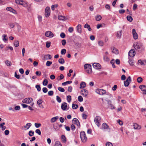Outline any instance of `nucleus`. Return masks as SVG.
<instances>
[{
    "label": "nucleus",
    "mask_w": 146,
    "mask_h": 146,
    "mask_svg": "<svg viewBox=\"0 0 146 146\" xmlns=\"http://www.w3.org/2000/svg\"><path fill=\"white\" fill-rule=\"evenodd\" d=\"M6 65L8 66H10L11 65V62L8 60H7L5 62Z\"/></svg>",
    "instance_id": "e2e57ef3"
},
{
    "label": "nucleus",
    "mask_w": 146,
    "mask_h": 146,
    "mask_svg": "<svg viewBox=\"0 0 146 146\" xmlns=\"http://www.w3.org/2000/svg\"><path fill=\"white\" fill-rule=\"evenodd\" d=\"M66 52V50L65 49H62L61 51L62 54H64Z\"/></svg>",
    "instance_id": "864d4df0"
},
{
    "label": "nucleus",
    "mask_w": 146,
    "mask_h": 146,
    "mask_svg": "<svg viewBox=\"0 0 146 146\" xmlns=\"http://www.w3.org/2000/svg\"><path fill=\"white\" fill-rule=\"evenodd\" d=\"M45 35L46 36L50 38L54 36L53 34L50 31H46L45 33Z\"/></svg>",
    "instance_id": "1a4fd4ad"
},
{
    "label": "nucleus",
    "mask_w": 146,
    "mask_h": 146,
    "mask_svg": "<svg viewBox=\"0 0 146 146\" xmlns=\"http://www.w3.org/2000/svg\"><path fill=\"white\" fill-rule=\"evenodd\" d=\"M31 124L30 123H27L24 127L25 128H27V129H28L31 126Z\"/></svg>",
    "instance_id": "e433bc0d"
},
{
    "label": "nucleus",
    "mask_w": 146,
    "mask_h": 146,
    "mask_svg": "<svg viewBox=\"0 0 146 146\" xmlns=\"http://www.w3.org/2000/svg\"><path fill=\"white\" fill-rule=\"evenodd\" d=\"M96 93L100 95H103L105 94L106 93V90L101 89L96 90Z\"/></svg>",
    "instance_id": "423d86ee"
},
{
    "label": "nucleus",
    "mask_w": 146,
    "mask_h": 146,
    "mask_svg": "<svg viewBox=\"0 0 146 146\" xmlns=\"http://www.w3.org/2000/svg\"><path fill=\"white\" fill-rule=\"evenodd\" d=\"M14 44L15 47H18L19 45V41L18 40L15 41L14 43Z\"/></svg>",
    "instance_id": "58836bf2"
},
{
    "label": "nucleus",
    "mask_w": 146,
    "mask_h": 146,
    "mask_svg": "<svg viewBox=\"0 0 146 146\" xmlns=\"http://www.w3.org/2000/svg\"><path fill=\"white\" fill-rule=\"evenodd\" d=\"M72 122L76 124L78 126H80V123L78 120L76 118H74L72 120Z\"/></svg>",
    "instance_id": "4468645a"
},
{
    "label": "nucleus",
    "mask_w": 146,
    "mask_h": 146,
    "mask_svg": "<svg viewBox=\"0 0 146 146\" xmlns=\"http://www.w3.org/2000/svg\"><path fill=\"white\" fill-rule=\"evenodd\" d=\"M129 63L130 65L131 66L134 65V63L133 62V60L132 59H129Z\"/></svg>",
    "instance_id": "7c9ffc66"
},
{
    "label": "nucleus",
    "mask_w": 146,
    "mask_h": 146,
    "mask_svg": "<svg viewBox=\"0 0 146 146\" xmlns=\"http://www.w3.org/2000/svg\"><path fill=\"white\" fill-rule=\"evenodd\" d=\"M129 55L131 57L134 56L135 54V52L134 49H131L129 52Z\"/></svg>",
    "instance_id": "9d476101"
},
{
    "label": "nucleus",
    "mask_w": 146,
    "mask_h": 146,
    "mask_svg": "<svg viewBox=\"0 0 146 146\" xmlns=\"http://www.w3.org/2000/svg\"><path fill=\"white\" fill-rule=\"evenodd\" d=\"M93 66L96 69H100L101 68V65L98 63H95L93 64Z\"/></svg>",
    "instance_id": "9b49d317"
},
{
    "label": "nucleus",
    "mask_w": 146,
    "mask_h": 146,
    "mask_svg": "<svg viewBox=\"0 0 146 146\" xmlns=\"http://www.w3.org/2000/svg\"><path fill=\"white\" fill-rule=\"evenodd\" d=\"M72 108L73 109H76L78 107V105L77 104H72Z\"/></svg>",
    "instance_id": "a19ab883"
},
{
    "label": "nucleus",
    "mask_w": 146,
    "mask_h": 146,
    "mask_svg": "<svg viewBox=\"0 0 146 146\" xmlns=\"http://www.w3.org/2000/svg\"><path fill=\"white\" fill-rule=\"evenodd\" d=\"M62 44L63 46H64L66 44V41L65 39H63L62 40Z\"/></svg>",
    "instance_id": "13d9d810"
},
{
    "label": "nucleus",
    "mask_w": 146,
    "mask_h": 146,
    "mask_svg": "<svg viewBox=\"0 0 146 146\" xmlns=\"http://www.w3.org/2000/svg\"><path fill=\"white\" fill-rule=\"evenodd\" d=\"M42 91L44 93H46L48 92V89L46 87H44L42 88Z\"/></svg>",
    "instance_id": "052dcab7"
},
{
    "label": "nucleus",
    "mask_w": 146,
    "mask_h": 146,
    "mask_svg": "<svg viewBox=\"0 0 146 146\" xmlns=\"http://www.w3.org/2000/svg\"><path fill=\"white\" fill-rule=\"evenodd\" d=\"M84 68L88 73H91L92 72V66L90 64H85L84 66Z\"/></svg>",
    "instance_id": "f03ea898"
},
{
    "label": "nucleus",
    "mask_w": 146,
    "mask_h": 146,
    "mask_svg": "<svg viewBox=\"0 0 146 146\" xmlns=\"http://www.w3.org/2000/svg\"><path fill=\"white\" fill-rule=\"evenodd\" d=\"M35 132L38 133L39 135H40L41 134V132L40 130L39 129H36L35 130Z\"/></svg>",
    "instance_id": "6e6d98bb"
},
{
    "label": "nucleus",
    "mask_w": 146,
    "mask_h": 146,
    "mask_svg": "<svg viewBox=\"0 0 146 146\" xmlns=\"http://www.w3.org/2000/svg\"><path fill=\"white\" fill-rule=\"evenodd\" d=\"M64 62V60L63 58H60L58 60V62L61 64H63Z\"/></svg>",
    "instance_id": "f704fd0d"
},
{
    "label": "nucleus",
    "mask_w": 146,
    "mask_h": 146,
    "mask_svg": "<svg viewBox=\"0 0 146 146\" xmlns=\"http://www.w3.org/2000/svg\"><path fill=\"white\" fill-rule=\"evenodd\" d=\"M58 90L60 91V92H64L65 91V90L63 88L59 87L58 88Z\"/></svg>",
    "instance_id": "09e8293b"
},
{
    "label": "nucleus",
    "mask_w": 146,
    "mask_h": 146,
    "mask_svg": "<svg viewBox=\"0 0 146 146\" xmlns=\"http://www.w3.org/2000/svg\"><path fill=\"white\" fill-rule=\"evenodd\" d=\"M42 100L39 99L37 101V103L38 105H40L42 103Z\"/></svg>",
    "instance_id": "69168bd1"
},
{
    "label": "nucleus",
    "mask_w": 146,
    "mask_h": 146,
    "mask_svg": "<svg viewBox=\"0 0 146 146\" xmlns=\"http://www.w3.org/2000/svg\"><path fill=\"white\" fill-rule=\"evenodd\" d=\"M61 139L62 141L64 143H66V139L65 136L62 135L61 136Z\"/></svg>",
    "instance_id": "5701e85b"
},
{
    "label": "nucleus",
    "mask_w": 146,
    "mask_h": 146,
    "mask_svg": "<svg viewBox=\"0 0 146 146\" xmlns=\"http://www.w3.org/2000/svg\"><path fill=\"white\" fill-rule=\"evenodd\" d=\"M48 83V80L46 79H45L42 82L43 85L44 86H46Z\"/></svg>",
    "instance_id": "4c0bfd02"
},
{
    "label": "nucleus",
    "mask_w": 146,
    "mask_h": 146,
    "mask_svg": "<svg viewBox=\"0 0 146 146\" xmlns=\"http://www.w3.org/2000/svg\"><path fill=\"white\" fill-rule=\"evenodd\" d=\"M139 88L143 91V92L144 91H145L146 89V86L145 85H141L139 86Z\"/></svg>",
    "instance_id": "b1692460"
},
{
    "label": "nucleus",
    "mask_w": 146,
    "mask_h": 146,
    "mask_svg": "<svg viewBox=\"0 0 146 146\" xmlns=\"http://www.w3.org/2000/svg\"><path fill=\"white\" fill-rule=\"evenodd\" d=\"M134 128L135 129H139L141 128V126L139 125L137 123H134Z\"/></svg>",
    "instance_id": "412c9836"
},
{
    "label": "nucleus",
    "mask_w": 146,
    "mask_h": 146,
    "mask_svg": "<svg viewBox=\"0 0 146 146\" xmlns=\"http://www.w3.org/2000/svg\"><path fill=\"white\" fill-rule=\"evenodd\" d=\"M86 86V84L85 82H82L80 84V88H84Z\"/></svg>",
    "instance_id": "a878e982"
},
{
    "label": "nucleus",
    "mask_w": 146,
    "mask_h": 146,
    "mask_svg": "<svg viewBox=\"0 0 146 146\" xmlns=\"http://www.w3.org/2000/svg\"><path fill=\"white\" fill-rule=\"evenodd\" d=\"M138 64H140L141 65H145L146 64V60H139L138 62Z\"/></svg>",
    "instance_id": "f3484780"
},
{
    "label": "nucleus",
    "mask_w": 146,
    "mask_h": 146,
    "mask_svg": "<svg viewBox=\"0 0 146 146\" xmlns=\"http://www.w3.org/2000/svg\"><path fill=\"white\" fill-rule=\"evenodd\" d=\"M34 131H29V135L30 136H32L34 135Z\"/></svg>",
    "instance_id": "c03bdc74"
},
{
    "label": "nucleus",
    "mask_w": 146,
    "mask_h": 146,
    "mask_svg": "<svg viewBox=\"0 0 146 146\" xmlns=\"http://www.w3.org/2000/svg\"><path fill=\"white\" fill-rule=\"evenodd\" d=\"M67 107V104L65 102H64L63 103L61 106V108L63 110H66Z\"/></svg>",
    "instance_id": "2eb2a0df"
},
{
    "label": "nucleus",
    "mask_w": 146,
    "mask_h": 146,
    "mask_svg": "<svg viewBox=\"0 0 146 146\" xmlns=\"http://www.w3.org/2000/svg\"><path fill=\"white\" fill-rule=\"evenodd\" d=\"M52 62L51 61H47L46 63V65L47 66H50L52 64Z\"/></svg>",
    "instance_id": "a18cd8bd"
},
{
    "label": "nucleus",
    "mask_w": 146,
    "mask_h": 146,
    "mask_svg": "<svg viewBox=\"0 0 146 146\" xmlns=\"http://www.w3.org/2000/svg\"><path fill=\"white\" fill-rule=\"evenodd\" d=\"M35 125L36 128H38L40 127L41 126V125L40 123H35Z\"/></svg>",
    "instance_id": "de8ad7c7"
},
{
    "label": "nucleus",
    "mask_w": 146,
    "mask_h": 146,
    "mask_svg": "<svg viewBox=\"0 0 146 146\" xmlns=\"http://www.w3.org/2000/svg\"><path fill=\"white\" fill-rule=\"evenodd\" d=\"M3 40L7 41V37L6 35H3Z\"/></svg>",
    "instance_id": "4d7b16f0"
},
{
    "label": "nucleus",
    "mask_w": 146,
    "mask_h": 146,
    "mask_svg": "<svg viewBox=\"0 0 146 146\" xmlns=\"http://www.w3.org/2000/svg\"><path fill=\"white\" fill-rule=\"evenodd\" d=\"M137 5L136 4H134L133 5V9L134 10H135L137 9Z\"/></svg>",
    "instance_id": "0e129e2a"
},
{
    "label": "nucleus",
    "mask_w": 146,
    "mask_h": 146,
    "mask_svg": "<svg viewBox=\"0 0 146 146\" xmlns=\"http://www.w3.org/2000/svg\"><path fill=\"white\" fill-rule=\"evenodd\" d=\"M46 45L47 48H49L50 46V42L47 41Z\"/></svg>",
    "instance_id": "3c124183"
},
{
    "label": "nucleus",
    "mask_w": 146,
    "mask_h": 146,
    "mask_svg": "<svg viewBox=\"0 0 146 146\" xmlns=\"http://www.w3.org/2000/svg\"><path fill=\"white\" fill-rule=\"evenodd\" d=\"M143 80L142 78L141 77H139L137 78V81L138 82L140 83Z\"/></svg>",
    "instance_id": "49530a36"
},
{
    "label": "nucleus",
    "mask_w": 146,
    "mask_h": 146,
    "mask_svg": "<svg viewBox=\"0 0 146 146\" xmlns=\"http://www.w3.org/2000/svg\"><path fill=\"white\" fill-rule=\"evenodd\" d=\"M50 9L48 7H46L45 11V15L46 17L49 16L50 13Z\"/></svg>",
    "instance_id": "6e6552de"
},
{
    "label": "nucleus",
    "mask_w": 146,
    "mask_h": 146,
    "mask_svg": "<svg viewBox=\"0 0 146 146\" xmlns=\"http://www.w3.org/2000/svg\"><path fill=\"white\" fill-rule=\"evenodd\" d=\"M35 74L38 76H40L41 75V72L40 71H36Z\"/></svg>",
    "instance_id": "774afa93"
},
{
    "label": "nucleus",
    "mask_w": 146,
    "mask_h": 146,
    "mask_svg": "<svg viewBox=\"0 0 146 146\" xmlns=\"http://www.w3.org/2000/svg\"><path fill=\"white\" fill-rule=\"evenodd\" d=\"M66 99L68 102H70L71 100V96H67Z\"/></svg>",
    "instance_id": "37998d69"
},
{
    "label": "nucleus",
    "mask_w": 146,
    "mask_h": 146,
    "mask_svg": "<svg viewBox=\"0 0 146 146\" xmlns=\"http://www.w3.org/2000/svg\"><path fill=\"white\" fill-rule=\"evenodd\" d=\"M111 49L113 53H115V54H118L119 53V51L117 49L114 47H112Z\"/></svg>",
    "instance_id": "6ab92c4d"
},
{
    "label": "nucleus",
    "mask_w": 146,
    "mask_h": 146,
    "mask_svg": "<svg viewBox=\"0 0 146 146\" xmlns=\"http://www.w3.org/2000/svg\"><path fill=\"white\" fill-rule=\"evenodd\" d=\"M58 19L60 20H65L67 19V18L64 16L60 15L58 16Z\"/></svg>",
    "instance_id": "4be33fe9"
},
{
    "label": "nucleus",
    "mask_w": 146,
    "mask_h": 146,
    "mask_svg": "<svg viewBox=\"0 0 146 146\" xmlns=\"http://www.w3.org/2000/svg\"><path fill=\"white\" fill-rule=\"evenodd\" d=\"M81 94L82 95L86 97L88 94V91L86 89H83L81 90Z\"/></svg>",
    "instance_id": "ddd939ff"
},
{
    "label": "nucleus",
    "mask_w": 146,
    "mask_h": 146,
    "mask_svg": "<svg viewBox=\"0 0 146 146\" xmlns=\"http://www.w3.org/2000/svg\"><path fill=\"white\" fill-rule=\"evenodd\" d=\"M127 19L128 21L130 22H131L133 21L132 17L131 16L129 15L127 16Z\"/></svg>",
    "instance_id": "72a5a7b5"
},
{
    "label": "nucleus",
    "mask_w": 146,
    "mask_h": 146,
    "mask_svg": "<svg viewBox=\"0 0 146 146\" xmlns=\"http://www.w3.org/2000/svg\"><path fill=\"white\" fill-rule=\"evenodd\" d=\"M60 36L62 38H64L65 37V35L64 33H62L60 34Z\"/></svg>",
    "instance_id": "680f3d73"
},
{
    "label": "nucleus",
    "mask_w": 146,
    "mask_h": 146,
    "mask_svg": "<svg viewBox=\"0 0 146 146\" xmlns=\"http://www.w3.org/2000/svg\"><path fill=\"white\" fill-rule=\"evenodd\" d=\"M56 100L58 102L60 103L61 102V99L58 96H57L56 97Z\"/></svg>",
    "instance_id": "603ef678"
},
{
    "label": "nucleus",
    "mask_w": 146,
    "mask_h": 146,
    "mask_svg": "<svg viewBox=\"0 0 146 146\" xmlns=\"http://www.w3.org/2000/svg\"><path fill=\"white\" fill-rule=\"evenodd\" d=\"M103 59L104 60L106 61H109L110 60L108 57H107L106 55L104 56Z\"/></svg>",
    "instance_id": "ea45409f"
},
{
    "label": "nucleus",
    "mask_w": 146,
    "mask_h": 146,
    "mask_svg": "<svg viewBox=\"0 0 146 146\" xmlns=\"http://www.w3.org/2000/svg\"><path fill=\"white\" fill-rule=\"evenodd\" d=\"M122 33V31H117V38H121V36Z\"/></svg>",
    "instance_id": "bb28decb"
},
{
    "label": "nucleus",
    "mask_w": 146,
    "mask_h": 146,
    "mask_svg": "<svg viewBox=\"0 0 146 146\" xmlns=\"http://www.w3.org/2000/svg\"><path fill=\"white\" fill-rule=\"evenodd\" d=\"M35 88L37 89V90L38 92H39L41 90V88L40 85H36L35 86Z\"/></svg>",
    "instance_id": "79ce46f5"
},
{
    "label": "nucleus",
    "mask_w": 146,
    "mask_h": 146,
    "mask_svg": "<svg viewBox=\"0 0 146 146\" xmlns=\"http://www.w3.org/2000/svg\"><path fill=\"white\" fill-rule=\"evenodd\" d=\"M102 16L100 15H97L96 17V20L97 21L101 20L102 19Z\"/></svg>",
    "instance_id": "c756f323"
},
{
    "label": "nucleus",
    "mask_w": 146,
    "mask_h": 146,
    "mask_svg": "<svg viewBox=\"0 0 146 146\" xmlns=\"http://www.w3.org/2000/svg\"><path fill=\"white\" fill-rule=\"evenodd\" d=\"M52 58L50 54H47L45 55L44 56V58L46 60L50 59Z\"/></svg>",
    "instance_id": "c85d7f7f"
},
{
    "label": "nucleus",
    "mask_w": 146,
    "mask_h": 146,
    "mask_svg": "<svg viewBox=\"0 0 146 146\" xmlns=\"http://www.w3.org/2000/svg\"><path fill=\"white\" fill-rule=\"evenodd\" d=\"M77 31L79 33H81L82 32L81 25L79 24L76 27Z\"/></svg>",
    "instance_id": "a211bd4d"
},
{
    "label": "nucleus",
    "mask_w": 146,
    "mask_h": 146,
    "mask_svg": "<svg viewBox=\"0 0 146 146\" xmlns=\"http://www.w3.org/2000/svg\"><path fill=\"white\" fill-rule=\"evenodd\" d=\"M33 99L31 98H25L22 101V102L26 104H30L33 101Z\"/></svg>",
    "instance_id": "39448f33"
},
{
    "label": "nucleus",
    "mask_w": 146,
    "mask_h": 146,
    "mask_svg": "<svg viewBox=\"0 0 146 146\" xmlns=\"http://www.w3.org/2000/svg\"><path fill=\"white\" fill-rule=\"evenodd\" d=\"M85 28H87L89 31H91L92 30V29L90 27V26L87 23L84 26Z\"/></svg>",
    "instance_id": "cd10ccee"
},
{
    "label": "nucleus",
    "mask_w": 146,
    "mask_h": 146,
    "mask_svg": "<svg viewBox=\"0 0 146 146\" xmlns=\"http://www.w3.org/2000/svg\"><path fill=\"white\" fill-rule=\"evenodd\" d=\"M59 117L58 116L54 117L50 119V122L52 123L54 122L58 119Z\"/></svg>",
    "instance_id": "aec40b11"
},
{
    "label": "nucleus",
    "mask_w": 146,
    "mask_h": 146,
    "mask_svg": "<svg viewBox=\"0 0 146 146\" xmlns=\"http://www.w3.org/2000/svg\"><path fill=\"white\" fill-rule=\"evenodd\" d=\"M54 92L53 91H50L48 92V95L50 96H52L53 95Z\"/></svg>",
    "instance_id": "5fc2aeb1"
},
{
    "label": "nucleus",
    "mask_w": 146,
    "mask_h": 146,
    "mask_svg": "<svg viewBox=\"0 0 146 146\" xmlns=\"http://www.w3.org/2000/svg\"><path fill=\"white\" fill-rule=\"evenodd\" d=\"M131 78L130 76H129L127 79L124 81V85L125 87H127L130 84L131 81Z\"/></svg>",
    "instance_id": "0eeeda50"
},
{
    "label": "nucleus",
    "mask_w": 146,
    "mask_h": 146,
    "mask_svg": "<svg viewBox=\"0 0 146 146\" xmlns=\"http://www.w3.org/2000/svg\"><path fill=\"white\" fill-rule=\"evenodd\" d=\"M98 43L99 45L101 46H102L104 44L103 42L101 40L98 41Z\"/></svg>",
    "instance_id": "bf43d9fd"
},
{
    "label": "nucleus",
    "mask_w": 146,
    "mask_h": 146,
    "mask_svg": "<svg viewBox=\"0 0 146 146\" xmlns=\"http://www.w3.org/2000/svg\"><path fill=\"white\" fill-rule=\"evenodd\" d=\"M142 43L140 42H135L133 44V46L136 50L140 49L142 47Z\"/></svg>",
    "instance_id": "7ed1b4c3"
},
{
    "label": "nucleus",
    "mask_w": 146,
    "mask_h": 146,
    "mask_svg": "<svg viewBox=\"0 0 146 146\" xmlns=\"http://www.w3.org/2000/svg\"><path fill=\"white\" fill-rule=\"evenodd\" d=\"M78 100L80 102H82L83 101V98L81 96H79L78 98Z\"/></svg>",
    "instance_id": "8fccbe9b"
},
{
    "label": "nucleus",
    "mask_w": 146,
    "mask_h": 146,
    "mask_svg": "<svg viewBox=\"0 0 146 146\" xmlns=\"http://www.w3.org/2000/svg\"><path fill=\"white\" fill-rule=\"evenodd\" d=\"M80 137L82 142L84 143L86 141L87 138L86 136L84 131H81L80 134Z\"/></svg>",
    "instance_id": "f257e3e1"
},
{
    "label": "nucleus",
    "mask_w": 146,
    "mask_h": 146,
    "mask_svg": "<svg viewBox=\"0 0 146 146\" xmlns=\"http://www.w3.org/2000/svg\"><path fill=\"white\" fill-rule=\"evenodd\" d=\"M54 146H62V145L60 141H57L55 142Z\"/></svg>",
    "instance_id": "473e14b6"
},
{
    "label": "nucleus",
    "mask_w": 146,
    "mask_h": 146,
    "mask_svg": "<svg viewBox=\"0 0 146 146\" xmlns=\"http://www.w3.org/2000/svg\"><path fill=\"white\" fill-rule=\"evenodd\" d=\"M132 34L134 39L135 40L137 39L138 38V35L135 29H133L132 30Z\"/></svg>",
    "instance_id": "f8f14e48"
},
{
    "label": "nucleus",
    "mask_w": 146,
    "mask_h": 146,
    "mask_svg": "<svg viewBox=\"0 0 146 146\" xmlns=\"http://www.w3.org/2000/svg\"><path fill=\"white\" fill-rule=\"evenodd\" d=\"M72 82L71 81H66L65 82L62 83V85L63 86H65L68 84H70Z\"/></svg>",
    "instance_id": "2f4dec72"
},
{
    "label": "nucleus",
    "mask_w": 146,
    "mask_h": 146,
    "mask_svg": "<svg viewBox=\"0 0 146 146\" xmlns=\"http://www.w3.org/2000/svg\"><path fill=\"white\" fill-rule=\"evenodd\" d=\"M52 65V68L53 69L57 68L58 67V64L56 63L53 64Z\"/></svg>",
    "instance_id": "c9c22d12"
},
{
    "label": "nucleus",
    "mask_w": 146,
    "mask_h": 146,
    "mask_svg": "<svg viewBox=\"0 0 146 146\" xmlns=\"http://www.w3.org/2000/svg\"><path fill=\"white\" fill-rule=\"evenodd\" d=\"M101 118L99 116H96L94 118V121L98 127L100 125V123L101 121Z\"/></svg>",
    "instance_id": "20e7f679"
},
{
    "label": "nucleus",
    "mask_w": 146,
    "mask_h": 146,
    "mask_svg": "<svg viewBox=\"0 0 146 146\" xmlns=\"http://www.w3.org/2000/svg\"><path fill=\"white\" fill-rule=\"evenodd\" d=\"M109 126L108 125L105 123L102 124V129H109Z\"/></svg>",
    "instance_id": "dca6fc26"
},
{
    "label": "nucleus",
    "mask_w": 146,
    "mask_h": 146,
    "mask_svg": "<svg viewBox=\"0 0 146 146\" xmlns=\"http://www.w3.org/2000/svg\"><path fill=\"white\" fill-rule=\"evenodd\" d=\"M15 76L17 79H20V76L19 75H18L16 72H15Z\"/></svg>",
    "instance_id": "338daca9"
},
{
    "label": "nucleus",
    "mask_w": 146,
    "mask_h": 146,
    "mask_svg": "<svg viewBox=\"0 0 146 146\" xmlns=\"http://www.w3.org/2000/svg\"><path fill=\"white\" fill-rule=\"evenodd\" d=\"M6 9L7 11H9L13 13H15V11L11 7H7Z\"/></svg>",
    "instance_id": "393cba45"
}]
</instances>
